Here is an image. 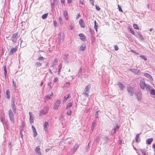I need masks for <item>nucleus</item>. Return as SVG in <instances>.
<instances>
[{
	"mask_svg": "<svg viewBox=\"0 0 155 155\" xmlns=\"http://www.w3.org/2000/svg\"><path fill=\"white\" fill-rule=\"evenodd\" d=\"M144 75L150 81H153L152 77L150 74L148 73H144Z\"/></svg>",
	"mask_w": 155,
	"mask_h": 155,
	"instance_id": "obj_8",
	"label": "nucleus"
},
{
	"mask_svg": "<svg viewBox=\"0 0 155 155\" xmlns=\"http://www.w3.org/2000/svg\"><path fill=\"white\" fill-rule=\"evenodd\" d=\"M69 94H67L66 95L64 96L63 100V102H64L66 101L68 98L69 97Z\"/></svg>",
	"mask_w": 155,
	"mask_h": 155,
	"instance_id": "obj_25",
	"label": "nucleus"
},
{
	"mask_svg": "<svg viewBox=\"0 0 155 155\" xmlns=\"http://www.w3.org/2000/svg\"><path fill=\"white\" fill-rule=\"evenodd\" d=\"M85 45L83 44L80 48L79 49L80 51H83L85 50Z\"/></svg>",
	"mask_w": 155,
	"mask_h": 155,
	"instance_id": "obj_24",
	"label": "nucleus"
},
{
	"mask_svg": "<svg viewBox=\"0 0 155 155\" xmlns=\"http://www.w3.org/2000/svg\"><path fill=\"white\" fill-rule=\"evenodd\" d=\"M72 106V104L71 103H69L68 104L67 107H71Z\"/></svg>",
	"mask_w": 155,
	"mask_h": 155,
	"instance_id": "obj_55",
	"label": "nucleus"
},
{
	"mask_svg": "<svg viewBox=\"0 0 155 155\" xmlns=\"http://www.w3.org/2000/svg\"><path fill=\"white\" fill-rule=\"evenodd\" d=\"M94 28L95 29L96 31L97 32V29L98 26V25L97 24L96 21L95 20L94 21Z\"/></svg>",
	"mask_w": 155,
	"mask_h": 155,
	"instance_id": "obj_27",
	"label": "nucleus"
},
{
	"mask_svg": "<svg viewBox=\"0 0 155 155\" xmlns=\"http://www.w3.org/2000/svg\"><path fill=\"white\" fill-rule=\"evenodd\" d=\"M13 87L15 88H16V84H15V81H13Z\"/></svg>",
	"mask_w": 155,
	"mask_h": 155,
	"instance_id": "obj_58",
	"label": "nucleus"
},
{
	"mask_svg": "<svg viewBox=\"0 0 155 155\" xmlns=\"http://www.w3.org/2000/svg\"><path fill=\"white\" fill-rule=\"evenodd\" d=\"M49 126V124L48 122H45L44 124V127L45 131L46 132L48 131V127Z\"/></svg>",
	"mask_w": 155,
	"mask_h": 155,
	"instance_id": "obj_14",
	"label": "nucleus"
},
{
	"mask_svg": "<svg viewBox=\"0 0 155 155\" xmlns=\"http://www.w3.org/2000/svg\"><path fill=\"white\" fill-rule=\"evenodd\" d=\"M114 50L115 51H117L118 50V47L117 45L114 46Z\"/></svg>",
	"mask_w": 155,
	"mask_h": 155,
	"instance_id": "obj_47",
	"label": "nucleus"
},
{
	"mask_svg": "<svg viewBox=\"0 0 155 155\" xmlns=\"http://www.w3.org/2000/svg\"><path fill=\"white\" fill-rule=\"evenodd\" d=\"M34 118L33 117H29L30 122L31 124L33 123Z\"/></svg>",
	"mask_w": 155,
	"mask_h": 155,
	"instance_id": "obj_38",
	"label": "nucleus"
},
{
	"mask_svg": "<svg viewBox=\"0 0 155 155\" xmlns=\"http://www.w3.org/2000/svg\"><path fill=\"white\" fill-rule=\"evenodd\" d=\"M45 59V58L41 56L38 58V60H39L43 61Z\"/></svg>",
	"mask_w": 155,
	"mask_h": 155,
	"instance_id": "obj_46",
	"label": "nucleus"
},
{
	"mask_svg": "<svg viewBox=\"0 0 155 155\" xmlns=\"http://www.w3.org/2000/svg\"><path fill=\"white\" fill-rule=\"evenodd\" d=\"M99 110H97V111L95 112V118H97L98 117V113L99 112Z\"/></svg>",
	"mask_w": 155,
	"mask_h": 155,
	"instance_id": "obj_41",
	"label": "nucleus"
},
{
	"mask_svg": "<svg viewBox=\"0 0 155 155\" xmlns=\"http://www.w3.org/2000/svg\"><path fill=\"white\" fill-rule=\"evenodd\" d=\"M70 28L71 30H72L74 29V26L72 24H71L69 25Z\"/></svg>",
	"mask_w": 155,
	"mask_h": 155,
	"instance_id": "obj_51",
	"label": "nucleus"
},
{
	"mask_svg": "<svg viewBox=\"0 0 155 155\" xmlns=\"http://www.w3.org/2000/svg\"><path fill=\"white\" fill-rule=\"evenodd\" d=\"M79 36L80 37V39L82 41H84L86 40V37L84 35L83 33H81L79 34Z\"/></svg>",
	"mask_w": 155,
	"mask_h": 155,
	"instance_id": "obj_13",
	"label": "nucleus"
},
{
	"mask_svg": "<svg viewBox=\"0 0 155 155\" xmlns=\"http://www.w3.org/2000/svg\"><path fill=\"white\" fill-rule=\"evenodd\" d=\"M33 136L34 137H36V135H37V132L36 131H33Z\"/></svg>",
	"mask_w": 155,
	"mask_h": 155,
	"instance_id": "obj_49",
	"label": "nucleus"
},
{
	"mask_svg": "<svg viewBox=\"0 0 155 155\" xmlns=\"http://www.w3.org/2000/svg\"><path fill=\"white\" fill-rule=\"evenodd\" d=\"M84 0H80V3L81 5H83L84 4Z\"/></svg>",
	"mask_w": 155,
	"mask_h": 155,
	"instance_id": "obj_56",
	"label": "nucleus"
},
{
	"mask_svg": "<svg viewBox=\"0 0 155 155\" xmlns=\"http://www.w3.org/2000/svg\"><path fill=\"white\" fill-rule=\"evenodd\" d=\"M29 117H32V112H29Z\"/></svg>",
	"mask_w": 155,
	"mask_h": 155,
	"instance_id": "obj_61",
	"label": "nucleus"
},
{
	"mask_svg": "<svg viewBox=\"0 0 155 155\" xmlns=\"http://www.w3.org/2000/svg\"><path fill=\"white\" fill-rule=\"evenodd\" d=\"M118 8H119V10L120 11H121V12H122V9L121 7L119 6L118 5Z\"/></svg>",
	"mask_w": 155,
	"mask_h": 155,
	"instance_id": "obj_60",
	"label": "nucleus"
},
{
	"mask_svg": "<svg viewBox=\"0 0 155 155\" xmlns=\"http://www.w3.org/2000/svg\"><path fill=\"white\" fill-rule=\"evenodd\" d=\"M72 112V110H70L68 111H67V114L68 115H70L71 114Z\"/></svg>",
	"mask_w": 155,
	"mask_h": 155,
	"instance_id": "obj_39",
	"label": "nucleus"
},
{
	"mask_svg": "<svg viewBox=\"0 0 155 155\" xmlns=\"http://www.w3.org/2000/svg\"><path fill=\"white\" fill-rule=\"evenodd\" d=\"M48 107H44L43 110L41 111L40 113V115H41L42 114L45 115L47 114L48 110Z\"/></svg>",
	"mask_w": 155,
	"mask_h": 155,
	"instance_id": "obj_7",
	"label": "nucleus"
},
{
	"mask_svg": "<svg viewBox=\"0 0 155 155\" xmlns=\"http://www.w3.org/2000/svg\"><path fill=\"white\" fill-rule=\"evenodd\" d=\"M82 71V69L81 68H80V69L79 70V71L78 72V77H81V75H82V74H81Z\"/></svg>",
	"mask_w": 155,
	"mask_h": 155,
	"instance_id": "obj_36",
	"label": "nucleus"
},
{
	"mask_svg": "<svg viewBox=\"0 0 155 155\" xmlns=\"http://www.w3.org/2000/svg\"><path fill=\"white\" fill-rule=\"evenodd\" d=\"M54 25L56 27L57 26V22L55 21H54Z\"/></svg>",
	"mask_w": 155,
	"mask_h": 155,
	"instance_id": "obj_59",
	"label": "nucleus"
},
{
	"mask_svg": "<svg viewBox=\"0 0 155 155\" xmlns=\"http://www.w3.org/2000/svg\"><path fill=\"white\" fill-rule=\"evenodd\" d=\"M90 2H91V3L93 5H94V0H90Z\"/></svg>",
	"mask_w": 155,
	"mask_h": 155,
	"instance_id": "obj_57",
	"label": "nucleus"
},
{
	"mask_svg": "<svg viewBox=\"0 0 155 155\" xmlns=\"http://www.w3.org/2000/svg\"><path fill=\"white\" fill-rule=\"evenodd\" d=\"M104 140H105L106 141V143L107 142L108 140V138L107 137H105L103 138Z\"/></svg>",
	"mask_w": 155,
	"mask_h": 155,
	"instance_id": "obj_44",
	"label": "nucleus"
},
{
	"mask_svg": "<svg viewBox=\"0 0 155 155\" xmlns=\"http://www.w3.org/2000/svg\"><path fill=\"white\" fill-rule=\"evenodd\" d=\"M11 40L14 44H15L18 38V34L17 33H15L12 35L11 37Z\"/></svg>",
	"mask_w": 155,
	"mask_h": 155,
	"instance_id": "obj_2",
	"label": "nucleus"
},
{
	"mask_svg": "<svg viewBox=\"0 0 155 155\" xmlns=\"http://www.w3.org/2000/svg\"><path fill=\"white\" fill-rule=\"evenodd\" d=\"M127 90L128 94L130 95V96H133L134 91V88L133 87L130 86H128L127 87Z\"/></svg>",
	"mask_w": 155,
	"mask_h": 155,
	"instance_id": "obj_3",
	"label": "nucleus"
},
{
	"mask_svg": "<svg viewBox=\"0 0 155 155\" xmlns=\"http://www.w3.org/2000/svg\"><path fill=\"white\" fill-rule=\"evenodd\" d=\"M90 88V85H87L85 87L84 91V93H83V94H84L85 96L87 97H88Z\"/></svg>",
	"mask_w": 155,
	"mask_h": 155,
	"instance_id": "obj_4",
	"label": "nucleus"
},
{
	"mask_svg": "<svg viewBox=\"0 0 155 155\" xmlns=\"http://www.w3.org/2000/svg\"><path fill=\"white\" fill-rule=\"evenodd\" d=\"M79 23L81 27L82 28H84L85 26V23L82 19H81L79 21Z\"/></svg>",
	"mask_w": 155,
	"mask_h": 155,
	"instance_id": "obj_12",
	"label": "nucleus"
},
{
	"mask_svg": "<svg viewBox=\"0 0 155 155\" xmlns=\"http://www.w3.org/2000/svg\"><path fill=\"white\" fill-rule=\"evenodd\" d=\"M4 115H2L0 116V120H1V122L3 124L4 122Z\"/></svg>",
	"mask_w": 155,
	"mask_h": 155,
	"instance_id": "obj_31",
	"label": "nucleus"
},
{
	"mask_svg": "<svg viewBox=\"0 0 155 155\" xmlns=\"http://www.w3.org/2000/svg\"><path fill=\"white\" fill-rule=\"evenodd\" d=\"M17 47H15V48H11L9 53L10 55H12L13 53H15L17 50Z\"/></svg>",
	"mask_w": 155,
	"mask_h": 155,
	"instance_id": "obj_9",
	"label": "nucleus"
},
{
	"mask_svg": "<svg viewBox=\"0 0 155 155\" xmlns=\"http://www.w3.org/2000/svg\"><path fill=\"white\" fill-rule=\"evenodd\" d=\"M16 107H12V109H10L8 111V114L10 119L12 122L13 124L15 123L14 114L13 113H15Z\"/></svg>",
	"mask_w": 155,
	"mask_h": 155,
	"instance_id": "obj_1",
	"label": "nucleus"
},
{
	"mask_svg": "<svg viewBox=\"0 0 155 155\" xmlns=\"http://www.w3.org/2000/svg\"><path fill=\"white\" fill-rule=\"evenodd\" d=\"M58 62V60L57 58H55L54 61L51 63V66L54 68V66L55 64V63H57Z\"/></svg>",
	"mask_w": 155,
	"mask_h": 155,
	"instance_id": "obj_28",
	"label": "nucleus"
},
{
	"mask_svg": "<svg viewBox=\"0 0 155 155\" xmlns=\"http://www.w3.org/2000/svg\"><path fill=\"white\" fill-rule=\"evenodd\" d=\"M62 64H60L58 67V74L59 75L60 74V73L61 72V69L62 68Z\"/></svg>",
	"mask_w": 155,
	"mask_h": 155,
	"instance_id": "obj_26",
	"label": "nucleus"
},
{
	"mask_svg": "<svg viewBox=\"0 0 155 155\" xmlns=\"http://www.w3.org/2000/svg\"><path fill=\"white\" fill-rule=\"evenodd\" d=\"M117 84L119 87L120 88V89L121 90H123L124 88V85L120 82H117Z\"/></svg>",
	"mask_w": 155,
	"mask_h": 155,
	"instance_id": "obj_15",
	"label": "nucleus"
},
{
	"mask_svg": "<svg viewBox=\"0 0 155 155\" xmlns=\"http://www.w3.org/2000/svg\"><path fill=\"white\" fill-rule=\"evenodd\" d=\"M61 103V101L60 100H57L54 103V107H59Z\"/></svg>",
	"mask_w": 155,
	"mask_h": 155,
	"instance_id": "obj_18",
	"label": "nucleus"
},
{
	"mask_svg": "<svg viewBox=\"0 0 155 155\" xmlns=\"http://www.w3.org/2000/svg\"><path fill=\"white\" fill-rule=\"evenodd\" d=\"M31 127H32V129L33 131H36L35 128V127H34V126L33 125H32L31 126Z\"/></svg>",
	"mask_w": 155,
	"mask_h": 155,
	"instance_id": "obj_54",
	"label": "nucleus"
},
{
	"mask_svg": "<svg viewBox=\"0 0 155 155\" xmlns=\"http://www.w3.org/2000/svg\"><path fill=\"white\" fill-rule=\"evenodd\" d=\"M116 128H114L111 131V133L112 134H114L116 131Z\"/></svg>",
	"mask_w": 155,
	"mask_h": 155,
	"instance_id": "obj_50",
	"label": "nucleus"
},
{
	"mask_svg": "<svg viewBox=\"0 0 155 155\" xmlns=\"http://www.w3.org/2000/svg\"><path fill=\"white\" fill-rule=\"evenodd\" d=\"M140 86L141 88L144 89L145 88L147 89V86L149 85L148 84H147L143 81H141L140 82Z\"/></svg>",
	"mask_w": 155,
	"mask_h": 155,
	"instance_id": "obj_6",
	"label": "nucleus"
},
{
	"mask_svg": "<svg viewBox=\"0 0 155 155\" xmlns=\"http://www.w3.org/2000/svg\"><path fill=\"white\" fill-rule=\"evenodd\" d=\"M48 15V13H46L43 15L41 17L43 19H45L47 17Z\"/></svg>",
	"mask_w": 155,
	"mask_h": 155,
	"instance_id": "obj_32",
	"label": "nucleus"
},
{
	"mask_svg": "<svg viewBox=\"0 0 155 155\" xmlns=\"http://www.w3.org/2000/svg\"><path fill=\"white\" fill-rule=\"evenodd\" d=\"M136 95L138 100H139L141 98V94L140 92H139Z\"/></svg>",
	"mask_w": 155,
	"mask_h": 155,
	"instance_id": "obj_29",
	"label": "nucleus"
},
{
	"mask_svg": "<svg viewBox=\"0 0 155 155\" xmlns=\"http://www.w3.org/2000/svg\"><path fill=\"white\" fill-rule=\"evenodd\" d=\"M35 151L38 153V155H42V153L40 151V147L39 146H38L36 147Z\"/></svg>",
	"mask_w": 155,
	"mask_h": 155,
	"instance_id": "obj_11",
	"label": "nucleus"
},
{
	"mask_svg": "<svg viewBox=\"0 0 155 155\" xmlns=\"http://www.w3.org/2000/svg\"><path fill=\"white\" fill-rule=\"evenodd\" d=\"M57 0H53V3H54V4L57 3Z\"/></svg>",
	"mask_w": 155,
	"mask_h": 155,
	"instance_id": "obj_64",
	"label": "nucleus"
},
{
	"mask_svg": "<svg viewBox=\"0 0 155 155\" xmlns=\"http://www.w3.org/2000/svg\"><path fill=\"white\" fill-rule=\"evenodd\" d=\"M15 99L14 97H12L11 99V105L12 107H15Z\"/></svg>",
	"mask_w": 155,
	"mask_h": 155,
	"instance_id": "obj_16",
	"label": "nucleus"
},
{
	"mask_svg": "<svg viewBox=\"0 0 155 155\" xmlns=\"http://www.w3.org/2000/svg\"><path fill=\"white\" fill-rule=\"evenodd\" d=\"M133 27L135 29H139L137 25L136 24H134Z\"/></svg>",
	"mask_w": 155,
	"mask_h": 155,
	"instance_id": "obj_40",
	"label": "nucleus"
},
{
	"mask_svg": "<svg viewBox=\"0 0 155 155\" xmlns=\"http://www.w3.org/2000/svg\"><path fill=\"white\" fill-rule=\"evenodd\" d=\"M152 87L150 85H148L147 89L150 91V94L151 95L155 96V90L154 89L152 88Z\"/></svg>",
	"mask_w": 155,
	"mask_h": 155,
	"instance_id": "obj_5",
	"label": "nucleus"
},
{
	"mask_svg": "<svg viewBox=\"0 0 155 155\" xmlns=\"http://www.w3.org/2000/svg\"><path fill=\"white\" fill-rule=\"evenodd\" d=\"M135 36L137 38L140 39L141 41L143 40L144 39V38L143 37L142 35L140 32H138L137 34L135 35Z\"/></svg>",
	"mask_w": 155,
	"mask_h": 155,
	"instance_id": "obj_10",
	"label": "nucleus"
},
{
	"mask_svg": "<svg viewBox=\"0 0 155 155\" xmlns=\"http://www.w3.org/2000/svg\"><path fill=\"white\" fill-rule=\"evenodd\" d=\"M135 140L136 142L138 143L140 141V139L139 138V134H137L136 135Z\"/></svg>",
	"mask_w": 155,
	"mask_h": 155,
	"instance_id": "obj_19",
	"label": "nucleus"
},
{
	"mask_svg": "<svg viewBox=\"0 0 155 155\" xmlns=\"http://www.w3.org/2000/svg\"><path fill=\"white\" fill-rule=\"evenodd\" d=\"M140 57L145 60H147V58L144 56L141 55L140 56Z\"/></svg>",
	"mask_w": 155,
	"mask_h": 155,
	"instance_id": "obj_52",
	"label": "nucleus"
},
{
	"mask_svg": "<svg viewBox=\"0 0 155 155\" xmlns=\"http://www.w3.org/2000/svg\"><path fill=\"white\" fill-rule=\"evenodd\" d=\"M51 97L50 95H47L45 96V100L47 101L48 100L51 99Z\"/></svg>",
	"mask_w": 155,
	"mask_h": 155,
	"instance_id": "obj_34",
	"label": "nucleus"
},
{
	"mask_svg": "<svg viewBox=\"0 0 155 155\" xmlns=\"http://www.w3.org/2000/svg\"><path fill=\"white\" fill-rule=\"evenodd\" d=\"M129 31L133 35H135V33L134 31L132 30L131 29H130Z\"/></svg>",
	"mask_w": 155,
	"mask_h": 155,
	"instance_id": "obj_42",
	"label": "nucleus"
},
{
	"mask_svg": "<svg viewBox=\"0 0 155 155\" xmlns=\"http://www.w3.org/2000/svg\"><path fill=\"white\" fill-rule=\"evenodd\" d=\"M36 67H38L41 66L42 65V63L39 62H37L35 63Z\"/></svg>",
	"mask_w": 155,
	"mask_h": 155,
	"instance_id": "obj_33",
	"label": "nucleus"
},
{
	"mask_svg": "<svg viewBox=\"0 0 155 155\" xmlns=\"http://www.w3.org/2000/svg\"><path fill=\"white\" fill-rule=\"evenodd\" d=\"M153 138H149L146 140V143L148 144H150L153 141Z\"/></svg>",
	"mask_w": 155,
	"mask_h": 155,
	"instance_id": "obj_20",
	"label": "nucleus"
},
{
	"mask_svg": "<svg viewBox=\"0 0 155 155\" xmlns=\"http://www.w3.org/2000/svg\"><path fill=\"white\" fill-rule=\"evenodd\" d=\"M6 97L8 99H9L10 97V92L9 90H7L6 91Z\"/></svg>",
	"mask_w": 155,
	"mask_h": 155,
	"instance_id": "obj_21",
	"label": "nucleus"
},
{
	"mask_svg": "<svg viewBox=\"0 0 155 155\" xmlns=\"http://www.w3.org/2000/svg\"><path fill=\"white\" fill-rule=\"evenodd\" d=\"M63 14L65 19L66 20H68V16L67 12L66 10L64 11Z\"/></svg>",
	"mask_w": 155,
	"mask_h": 155,
	"instance_id": "obj_23",
	"label": "nucleus"
},
{
	"mask_svg": "<svg viewBox=\"0 0 155 155\" xmlns=\"http://www.w3.org/2000/svg\"><path fill=\"white\" fill-rule=\"evenodd\" d=\"M96 9L98 11H99L101 8H100L98 6H97V5H96Z\"/></svg>",
	"mask_w": 155,
	"mask_h": 155,
	"instance_id": "obj_53",
	"label": "nucleus"
},
{
	"mask_svg": "<svg viewBox=\"0 0 155 155\" xmlns=\"http://www.w3.org/2000/svg\"><path fill=\"white\" fill-rule=\"evenodd\" d=\"M129 70L134 73H137L138 72V71H137V69L135 68H130Z\"/></svg>",
	"mask_w": 155,
	"mask_h": 155,
	"instance_id": "obj_30",
	"label": "nucleus"
},
{
	"mask_svg": "<svg viewBox=\"0 0 155 155\" xmlns=\"http://www.w3.org/2000/svg\"><path fill=\"white\" fill-rule=\"evenodd\" d=\"M100 138V136H97L96 138L95 139V141L97 142H99V140Z\"/></svg>",
	"mask_w": 155,
	"mask_h": 155,
	"instance_id": "obj_43",
	"label": "nucleus"
},
{
	"mask_svg": "<svg viewBox=\"0 0 155 155\" xmlns=\"http://www.w3.org/2000/svg\"><path fill=\"white\" fill-rule=\"evenodd\" d=\"M139 151L141 152L142 154L143 155H148V153L147 152L145 149H140Z\"/></svg>",
	"mask_w": 155,
	"mask_h": 155,
	"instance_id": "obj_17",
	"label": "nucleus"
},
{
	"mask_svg": "<svg viewBox=\"0 0 155 155\" xmlns=\"http://www.w3.org/2000/svg\"><path fill=\"white\" fill-rule=\"evenodd\" d=\"M58 80V78L57 77H55L53 81L54 83L56 82Z\"/></svg>",
	"mask_w": 155,
	"mask_h": 155,
	"instance_id": "obj_48",
	"label": "nucleus"
},
{
	"mask_svg": "<svg viewBox=\"0 0 155 155\" xmlns=\"http://www.w3.org/2000/svg\"><path fill=\"white\" fill-rule=\"evenodd\" d=\"M68 56V54H64V58L65 59V61H66V59H67Z\"/></svg>",
	"mask_w": 155,
	"mask_h": 155,
	"instance_id": "obj_45",
	"label": "nucleus"
},
{
	"mask_svg": "<svg viewBox=\"0 0 155 155\" xmlns=\"http://www.w3.org/2000/svg\"><path fill=\"white\" fill-rule=\"evenodd\" d=\"M4 74L5 78L6 77L7 74L6 67L5 66L4 68Z\"/></svg>",
	"mask_w": 155,
	"mask_h": 155,
	"instance_id": "obj_35",
	"label": "nucleus"
},
{
	"mask_svg": "<svg viewBox=\"0 0 155 155\" xmlns=\"http://www.w3.org/2000/svg\"><path fill=\"white\" fill-rule=\"evenodd\" d=\"M58 21L61 24H62L63 23V20L61 17H60L58 18Z\"/></svg>",
	"mask_w": 155,
	"mask_h": 155,
	"instance_id": "obj_37",
	"label": "nucleus"
},
{
	"mask_svg": "<svg viewBox=\"0 0 155 155\" xmlns=\"http://www.w3.org/2000/svg\"><path fill=\"white\" fill-rule=\"evenodd\" d=\"M20 135L21 136V138L22 139H23V134H22V132H21H21H20Z\"/></svg>",
	"mask_w": 155,
	"mask_h": 155,
	"instance_id": "obj_62",
	"label": "nucleus"
},
{
	"mask_svg": "<svg viewBox=\"0 0 155 155\" xmlns=\"http://www.w3.org/2000/svg\"><path fill=\"white\" fill-rule=\"evenodd\" d=\"M81 15L80 14V13H79L78 14V15H77V18H76V19H78V18H79V17Z\"/></svg>",
	"mask_w": 155,
	"mask_h": 155,
	"instance_id": "obj_63",
	"label": "nucleus"
},
{
	"mask_svg": "<svg viewBox=\"0 0 155 155\" xmlns=\"http://www.w3.org/2000/svg\"><path fill=\"white\" fill-rule=\"evenodd\" d=\"M79 146L78 144H76L74 146L73 149L72 150V152H73V153H74V152L76 151L77 150Z\"/></svg>",
	"mask_w": 155,
	"mask_h": 155,
	"instance_id": "obj_22",
	"label": "nucleus"
}]
</instances>
